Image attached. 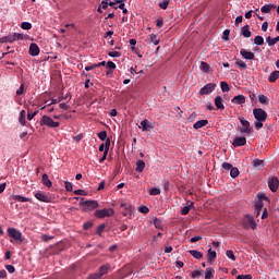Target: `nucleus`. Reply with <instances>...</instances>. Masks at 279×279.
<instances>
[{
	"mask_svg": "<svg viewBox=\"0 0 279 279\" xmlns=\"http://www.w3.org/2000/svg\"><path fill=\"white\" fill-rule=\"evenodd\" d=\"M254 118L256 119V122L254 123L255 130H260L263 128V123L267 121V111L260 108L253 109Z\"/></svg>",
	"mask_w": 279,
	"mask_h": 279,
	"instance_id": "nucleus-1",
	"label": "nucleus"
},
{
	"mask_svg": "<svg viewBox=\"0 0 279 279\" xmlns=\"http://www.w3.org/2000/svg\"><path fill=\"white\" fill-rule=\"evenodd\" d=\"M7 233L11 239L10 243H23V233L16 228H9Z\"/></svg>",
	"mask_w": 279,
	"mask_h": 279,
	"instance_id": "nucleus-2",
	"label": "nucleus"
},
{
	"mask_svg": "<svg viewBox=\"0 0 279 279\" xmlns=\"http://www.w3.org/2000/svg\"><path fill=\"white\" fill-rule=\"evenodd\" d=\"M81 210L83 213H92L95 208H99V202L97 201H84V198L80 202Z\"/></svg>",
	"mask_w": 279,
	"mask_h": 279,
	"instance_id": "nucleus-3",
	"label": "nucleus"
},
{
	"mask_svg": "<svg viewBox=\"0 0 279 279\" xmlns=\"http://www.w3.org/2000/svg\"><path fill=\"white\" fill-rule=\"evenodd\" d=\"M239 121L242 125V126H239V131L242 134V136H250V134H252V132H253V129H252V125L250 124V121L244 120L243 117H240Z\"/></svg>",
	"mask_w": 279,
	"mask_h": 279,
	"instance_id": "nucleus-4",
	"label": "nucleus"
},
{
	"mask_svg": "<svg viewBox=\"0 0 279 279\" xmlns=\"http://www.w3.org/2000/svg\"><path fill=\"white\" fill-rule=\"evenodd\" d=\"M40 125H46L47 128H60V122L53 121L49 116H43Z\"/></svg>",
	"mask_w": 279,
	"mask_h": 279,
	"instance_id": "nucleus-5",
	"label": "nucleus"
},
{
	"mask_svg": "<svg viewBox=\"0 0 279 279\" xmlns=\"http://www.w3.org/2000/svg\"><path fill=\"white\" fill-rule=\"evenodd\" d=\"M112 215H114L113 208H104L95 211V217L98 219H104V217H112Z\"/></svg>",
	"mask_w": 279,
	"mask_h": 279,
	"instance_id": "nucleus-6",
	"label": "nucleus"
},
{
	"mask_svg": "<svg viewBox=\"0 0 279 279\" xmlns=\"http://www.w3.org/2000/svg\"><path fill=\"white\" fill-rule=\"evenodd\" d=\"M16 40H23V34L14 33L13 35L0 38V43H16Z\"/></svg>",
	"mask_w": 279,
	"mask_h": 279,
	"instance_id": "nucleus-7",
	"label": "nucleus"
},
{
	"mask_svg": "<svg viewBox=\"0 0 279 279\" xmlns=\"http://www.w3.org/2000/svg\"><path fill=\"white\" fill-rule=\"evenodd\" d=\"M215 88H217V84L208 83L204 87L201 88L199 95H210V93H213V90H215Z\"/></svg>",
	"mask_w": 279,
	"mask_h": 279,
	"instance_id": "nucleus-8",
	"label": "nucleus"
},
{
	"mask_svg": "<svg viewBox=\"0 0 279 279\" xmlns=\"http://www.w3.org/2000/svg\"><path fill=\"white\" fill-rule=\"evenodd\" d=\"M35 197L38 202H44L45 204H49L51 202V196L47 195L45 192L35 193Z\"/></svg>",
	"mask_w": 279,
	"mask_h": 279,
	"instance_id": "nucleus-9",
	"label": "nucleus"
},
{
	"mask_svg": "<svg viewBox=\"0 0 279 279\" xmlns=\"http://www.w3.org/2000/svg\"><path fill=\"white\" fill-rule=\"evenodd\" d=\"M243 223L252 228V230H256V221H254V217L252 215H246L243 219Z\"/></svg>",
	"mask_w": 279,
	"mask_h": 279,
	"instance_id": "nucleus-10",
	"label": "nucleus"
},
{
	"mask_svg": "<svg viewBox=\"0 0 279 279\" xmlns=\"http://www.w3.org/2000/svg\"><path fill=\"white\" fill-rule=\"evenodd\" d=\"M156 125L153 122H149V120L144 119L141 121V126L143 132H150V130H154Z\"/></svg>",
	"mask_w": 279,
	"mask_h": 279,
	"instance_id": "nucleus-11",
	"label": "nucleus"
},
{
	"mask_svg": "<svg viewBox=\"0 0 279 279\" xmlns=\"http://www.w3.org/2000/svg\"><path fill=\"white\" fill-rule=\"evenodd\" d=\"M110 269V266L106 265V266H101L98 270L97 274L92 275L89 277V279H97V278H101V276H106V274H108V270Z\"/></svg>",
	"mask_w": 279,
	"mask_h": 279,
	"instance_id": "nucleus-12",
	"label": "nucleus"
},
{
	"mask_svg": "<svg viewBox=\"0 0 279 279\" xmlns=\"http://www.w3.org/2000/svg\"><path fill=\"white\" fill-rule=\"evenodd\" d=\"M268 186L270 189V191H272V193H276V191H278V186H279V181L278 178L272 177L268 180Z\"/></svg>",
	"mask_w": 279,
	"mask_h": 279,
	"instance_id": "nucleus-13",
	"label": "nucleus"
},
{
	"mask_svg": "<svg viewBox=\"0 0 279 279\" xmlns=\"http://www.w3.org/2000/svg\"><path fill=\"white\" fill-rule=\"evenodd\" d=\"M247 144V138H245V135L242 137H235L232 142L233 147H243V145Z\"/></svg>",
	"mask_w": 279,
	"mask_h": 279,
	"instance_id": "nucleus-14",
	"label": "nucleus"
},
{
	"mask_svg": "<svg viewBox=\"0 0 279 279\" xmlns=\"http://www.w3.org/2000/svg\"><path fill=\"white\" fill-rule=\"evenodd\" d=\"M240 56H242V58H244V60H254V58H256L254 52L246 50V49H241Z\"/></svg>",
	"mask_w": 279,
	"mask_h": 279,
	"instance_id": "nucleus-15",
	"label": "nucleus"
},
{
	"mask_svg": "<svg viewBox=\"0 0 279 279\" xmlns=\"http://www.w3.org/2000/svg\"><path fill=\"white\" fill-rule=\"evenodd\" d=\"M245 101H246V98L243 95L234 96L231 99V104H236V106H243V104H245Z\"/></svg>",
	"mask_w": 279,
	"mask_h": 279,
	"instance_id": "nucleus-16",
	"label": "nucleus"
},
{
	"mask_svg": "<svg viewBox=\"0 0 279 279\" xmlns=\"http://www.w3.org/2000/svg\"><path fill=\"white\" fill-rule=\"evenodd\" d=\"M41 183L44 184V186H47V189H51V186H53V183L51 182L47 173L43 174Z\"/></svg>",
	"mask_w": 279,
	"mask_h": 279,
	"instance_id": "nucleus-17",
	"label": "nucleus"
},
{
	"mask_svg": "<svg viewBox=\"0 0 279 279\" xmlns=\"http://www.w3.org/2000/svg\"><path fill=\"white\" fill-rule=\"evenodd\" d=\"M40 53V48L37 44H31L29 46V56L36 57Z\"/></svg>",
	"mask_w": 279,
	"mask_h": 279,
	"instance_id": "nucleus-18",
	"label": "nucleus"
},
{
	"mask_svg": "<svg viewBox=\"0 0 279 279\" xmlns=\"http://www.w3.org/2000/svg\"><path fill=\"white\" fill-rule=\"evenodd\" d=\"M215 106L218 110H225L226 106H223V98L221 96H217L215 98Z\"/></svg>",
	"mask_w": 279,
	"mask_h": 279,
	"instance_id": "nucleus-19",
	"label": "nucleus"
},
{
	"mask_svg": "<svg viewBox=\"0 0 279 279\" xmlns=\"http://www.w3.org/2000/svg\"><path fill=\"white\" fill-rule=\"evenodd\" d=\"M263 201H257L255 203V206H254V210H255V217H259L260 216V211L263 210Z\"/></svg>",
	"mask_w": 279,
	"mask_h": 279,
	"instance_id": "nucleus-20",
	"label": "nucleus"
},
{
	"mask_svg": "<svg viewBox=\"0 0 279 279\" xmlns=\"http://www.w3.org/2000/svg\"><path fill=\"white\" fill-rule=\"evenodd\" d=\"M11 199H13V202H20V203H25V202H31L32 203V198H27V197L22 196V195H12Z\"/></svg>",
	"mask_w": 279,
	"mask_h": 279,
	"instance_id": "nucleus-21",
	"label": "nucleus"
},
{
	"mask_svg": "<svg viewBox=\"0 0 279 279\" xmlns=\"http://www.w3.org/2000/svg\"><path fill=\"white\" fill-rule=\"evenodd\" d=\"M271 10H276V5L275 4H265L260 8V12L263 14H269L271 12Z\"/></svg>",
	"mask_w": 279,
	"mask_h": 279,
	"instance_id": "nucleus-22",
	"label": "nucleus"
},
{
	"mask_svg": "<svg viewBox=\"0 0 279 279\" xmlns=\"http://www.w3.org/2000/svg\"><path fill=\"white\" fill-rule=\"evenodd\" d=\"M208 124V120H198L193 124L194 130H202V128H206Z\"/></svg>",
	"mask_w": 279,
	"mask_h": 279,
	"instance_id": "nucleus-23",
	"label": "nucleus"
},
{
	"mask_svg": "<svg viewBox=\"0 0 279 279\" xmlns=\"http://www.w3.org/2000/svg\"><path fill=\"white\" fill-rule=\"evenodd\" d=\"M216 258H217V252L213 251V248H209L207 251V260H208V263H215Z\"/></svg>",
	"mask_w": 279,
	"mask_h": 279,
	"instance_id": "nucleus-24",
	"label": "nucleus"
},
{
	"mask_svg": "<svg viewBox=\"0 0 279 279\" xmlns=\"http://www.w3.org/2000/svg\"><path fill=\"white\" fill-rule=\"evenodd\" d=\"M189 253L191 254V256H193V258H196V260H202V258H204V253L199 251L191 250L189 251Z\"/></svg>",
	"mask_w": 279,
	"mask_h": 279,
	"instance_id": "nucleus-25",
	"label": "nucleus"
},
{
	"mask_svg": "<svg viewBox=\"0 0 279 279\" xmlns=\"http://www.w3.org/2000/svg\"><path fill=\"white\" fill-rule=\"evenodd\" d=\"M241 34L244 38H250L252 36V32L250 31V25H245L241 28Z\"/></svg>",
	"mask_w": 279,
	"mask_h": 279,
	"instance_id": "nucleus-26",
	"label": "nucleus"
},
{
	"mask_svg": "<svg viewBox=\"0 0 279 279\" xmlns=\"http://www.w3.org/2000/svg\"><path fill=\"white\" fill-rule=\"evenodd\" d=\"M278 78H279V71L276 70L271 72L270 75L268 76V82H270V84H274Z\"/></svg>",
	"mask_w": 279,
	"mask_h": 279,
	"instance_id": "nucleus-27",
	"label": "nucleus"
},
{
	"mask_svg": "<svg viewBox=\"0 0 279 279\" xmlns=\"http://www.w3.org/2000/svg\"><path fill=\"white\" fill-rule=\"evenodd\" d=\"M266 43L268 47H274L277 43H279V36L271 38V36L266 37Z\"/></svg>",
	"mask_w": 279,
	"mask_h": 279,
	"instance_id": "nucleus-28",
	"label": "nucleus"
},
{
	"mask_svg": "<svg viewBox=\"0 0 279 279\" xmlns=\"http://www.w3.org/2000/svg\"><path fill=\"white\" fill-rule=\"evenodd\" d=\"M135 171H137L138 173H143V171H145V161L137 160Z\"/></svg>",
	"mask_w": 279,
	"mask_h": 279,
	"instance_id": "nucleus-29",
	"label": "nucleus"
},
{
	"mask_svg": "<svg viewBox=\"0 0 279 279\" xmlns=\"http://www.w3.org/2000/svg\"><path fill=\"white\" fill-rule=\"evenodd\" d=\"M235 64H236V66H239V69H242L243 71H245V69H247V64L245 63V61H243L241 59H235Z\"/></svg>",
	"mask_w": 279,
	"mask_h": 279,
	"instance_id": "nucleus-30",
	"label": "nucleus"
},
{
	"mask_svg": "<svg viewBox=\"0 0 279 279\" xmlns=\"http://www.w3.org/2000/svg\"><path fill=\"white\" fill-rule=\"evenodd\" d=\"M214 274H215V269L214 268H207L205 271V279H213L214 278Z\"/></svg>",
	"mask_w": 279,
	"mask_h": 279,
	"instance_id": "nucleus-31",
	"label": "nucleus"
},
{
	"mask_svg": "<svg viewBox=\"0 0 279 279\" xmlns=\"http://www.w3.org/2000/svg\"><path fill=\"white\" fill-rule=\"evenodd\" d=\"M149 43H153V45H160V39L156 34H150L149 35Z\"/></svg>",
	"mask_w": 279,
	"mask_h": 279,
	"instance_id": "nucleus-32",
	"label": "nucleus"
},
{
	"mask_svg": "<svg viewBox=\"0 0 279 279\" xmlns=\"http://www.w3.org/2000/svg\"><path fill=\"white\" fill-rule=\"evenodd\" d=\"M253 167H255V169H260V167H265V161L260 159H254Z\"/></svg>",
	"mask_w": 279,
	"mask_h": 279,
	"instance_id": "nucleus-33",
	"label": "nucleus"
},
{
	"mask_svg": "<svg viewBox=\"0 0 279 279\" xmlns=\"http://www.w3.org/2000/svg\"><path fill=\"white\" fill-rule=\"evenodd\" d=\"M25 117H26V112H25V110H22L20 112L19 123H21V125H23V126H25V124H26Z\"/></svg>",
	"mask_w": 279,
	"mask_h": 279,
	"instance_id": "nucleus-34",
	"label": "nucleus"
},
{
	"mask_svg": "<svg viewBox=\"0 0 279 279\" xmlns=\"http://www.w3.org/2000/svg\"><path fill=\"white\" fill-rule=\"evenodd\" d=\"M254 45H257V46L265 45V39L263 38V36L260 35L255 36Z\"/></svg>",
	"mask_w": 279,
	"mask_h": 279,
	"instance_id": "nucleus-35",
	"label": "nucleus"
},
{
	"mask_svg": "<svg viewBox=\"0 0 279 279\" xmlns=\"http://www.w3.org/2000/svg\"><path fill=\"white\" fill-rule=\"evenodd\" d=\"M258 101L259 104L267 105L269 104V98L263 94L258 95Z\"/></svg>",
	"mask_w": 279,
	"mask_h": 279,
	"instance_id": "nucleus-36",
	"label": "nucleus"
},
{
	"mask_svg": "<svg viewBox=\"0 0 279 279\" xmlns=\"http://www.w3.org/2000/svg\"><path fill=\"white\" fill-rule=\"evenodd\" d=\"M201 71H203L204 73H208V71H210V65L206 62H201Z\"/></svg>",
	"mask_w": 279,
	"mask_h": 279,
	"instance_id": "nucleus-37",
	"label": "nucleus"
},
{
	"mask_svg": "<svg viewBox=\"0 0 279 279\" xmlns=\"http://www.w3.org/2000/svg\"><path fill=\"white\" fill-rule=\"evenodd\" d=\"M220 88H221L222 93L230 92V85L227 82H221L220 83Z\"/></svg>",
	"mask_w": 279,
	"mask_h": 279,
	"instance_id": "nucleus-38",
	"label": "nucleus"
},
{
	"mask_svg": "<svg viewBox=\"0 0 279 279\" xmlns=\"http://www.w3.org/2000/svg\"><path fill=\"white\" fill-rule=\"evenodd\" d=\"M191 206H193V204L182 207L181 215H189V213H191Z\"/></svg>",
	"mask_w": 279,
	"mask_h": 279,
	"instance_id": "nucleus-39",
	"label": "nucleus"
},
{
	"mask_svg": "<svg viewBox=\"0 0 279 279\" xmlns=\"http://www.w3.org/2000/svg\"><path fill=\"white\" fill-rule=\"evenodd\" d=\"M226 256L230 258V260H236V256H234V252L232 250H228L226 252Z\"/></svg>",
	"mask_w": 279,
	"mask_h": 279,
	"instance_id": "nucleus-40",
	"label": "nucleus"
},
{
	"mask_svg": "<svg viewBox=\"0 0 279 279\" xmlns=\"http://www.w3.org/2000/svg\"><path fill=\"white\" fill-rule=\"evenodd\" d=\"M239 168H231V170H230V175H231V178H239Z\"/></svg>",
	"mask_w": 279,
	"mask_h": 279,
	"instance_id": "nucleus-41",
	"label": "nucleus"
},
{
	"mask_svg": "<svg viewBox=\"0 0 279 279\" xmlns=\"http://www.w3.org/2000/svg\"><path fill=\"white\" fill-rule=\"evenodd\" d=\"M116 3H117V5L119 3V5L114 7V10H119V9L123 10V8H125V2L123 0H116Z\"/></svg>",
	"mask_w": 279,
	"mask_h": 279,
	"instance_id": "nucleus-42",
	"label": "nucleus"
},
{
	"mask_svg": "<svg viewBox=\"0 0 279 279\" xmlns=\"http://www.w3.org/2000/svg\"><path fill=\"white\" fill-rule=\"evenodd\" d=\"M169 2L170 0H163L162 2H159V8L161 10H167V8H169Z\"/></svg>",
	"mask_w": 279,
	"mask_h": 279,
	"instance_id": "nucleus-43",
	"label": "nucleus"
},
{
	"mask_svg": "<svg viewBox=\"0 0 279 279\" xmlns=\"http://www.w3.org/2000/svg\"><path fill=\"white\" fill-rule=\"evenodd\" d=\"M138 211L142 213L143 215H147L149 213V207L143 205L138 207Z\"/></svg>",
	"mask_w": 279,
	"mask_h": 279,
	"instance_id": "nucleus-44",
	"label": "nucleus"
},
{
	"mask_svg": "<svg viewBox=\"0 0 279 279\" xmlns=\"http://www.w3.org/2000/svg\"><path fill=\"white\" fill-rule=\"evenodd\" d=\"M108 56L110 58H121V52H119V51H110V52H108Z\"/></svg>",
	"mask_w": 279,
	"mask_h": 279,
	"instance_id": "nucleus-45",
	"label": "nucleus"
},
{
	"mask_svg": "<svg viewBox=\"0 0 279 279\" xmlns=\"http://www.w3.org/2000/svg\"><path fill=\"white\" fill-rule=\"evenodd\" d=\"M64 186H65V191H69V192L73 191V183L72 182L65 181Z\"/></svg>",
	"mask_w": 279,
	"mask_h": 279,
	"instance_id": "nucleus-46",
	"label": "nucleus"
},
{
	"mask_svg": "<svg viewBox=\"0 0 279 279\" xmlns=\"http://www.w3.org/2000/svg\"><path fill=\"white\" fill-rule=\"evenodd\" d=\"M98 138H100V141H106V138H108V133L106 131L98 133Z\"/></svg>",
	"mask_w": 279,
	"mask_h": 279,
	"instance_id": "nucleus-47",
	"label": "nucleus"
},
{
	"mask_svg": "<svg viewBox=\"0 0 279 279\" xmlns=\"http://www.w3.org/2000/svg\"><path fill=\"white\" fill-rule=\"evenodd\" d=\"M22 29H32V23L29 22H23L21 24Z\"/></svg>",
	"mask_w": 279,
	"mask_h": 279,
	"instance_id": "nucleus-48",
	"label": "nucleus"
},
{
	"mask_svg": "<svg viewBox=\"0 0 279 279\" xmlns=\"http://www.w3.org/2000/svg\"><path fill=\"white\" fill-rule=\"evenodd\" d=\"M230 38V29H225L222 33V40H228Z\"/></svg>",
	"mask_w": 279,
	"mask_h": 279,
	"instance_id": "nucleus-49",
	"label": "nucleus"
},
{
	"mask_svg": "<svg viewBox=\"0 0 279 279\" xmlns=\"http://www.w3.org/2000/svg\"><path fill=\"white\" fill-rule=\"evenodd\" d=\"M149 195H160V190L158 187H153L149 191Z\"/></svg>",
	"mask_w": 279,
	"mask_h": 279,
	"instance_id": "nucleus-50",
	"label": "nucleus"
},
{
	"mask_svg": "<svg viewBox=\"0 0 279 279\" xmlns=\"http://www.w3.org/2000/svg\"><path fill=\"white\" fill-rule=\"evenodd\" d=\"M36 114H38V111H34V112L28 111V113H27V120H28V121H32V119H34V117H36Z\"/></svg>",
	"mask_w": 279,
	"mask_h": 279,
	"instance_id": "nucleus-51",
	"label": "nucleus"
},
{
	"mask_svg": "<svg viewBox=\"0 0 279 279\" xmlns=\"http://www.w3.org/2000/svg\"><path fill=\"white\" fill-rule=\"evenodd\" d=\"M108 5H109V0H102L100 3V8H102V10H108Z\"/></svg>",
	"mask_w": 279,
	"mask_h": 279,
	"instance_id": "nucleus-52",
	"label": "nucleus"
},
{
	"mask_svg": "<svg viewBox=\"0 0 279 279\" xmlns=\"http://www.w3.org/2000/svg\"><path fill=\"white\" fill-rule=\"evenodd\" d=\"M51 239H53V236L51 235H48V234L41 235V241H44L45 243H47V241H51Z\"/></svg>",
	"mask_w": 279,
	"mask_h": 279,
	"instance_id": "nucleus-53",
	"label": "nucleus"
},
{
	"mask_svg": "<svg viewBox=\"0 0 279 279\" xmlns=\"http://www.w3.org/2000/svg\"><path fill=\"white\" fill-rule=\"evenodd\" d=\"M232 163L223 162L222 163V169H226L227 171H231L232 169Z\"/></svg>",
	"mask_w": 279,
	"mask_h": 279,
	"instance_id": "nucleus-54",
	"label": "nucleus"
},
{
	"mask_svg": "<svg viewBox=\"0 0 279 279\" xmlns=\"http://www.w3.org/2000/svg\"><path fill=\"white\" fill-rule=\"evenodd\" d=\"M197 241H202V235H196L190 239V243H197Z\"/></svg>",
	"mask_w": 279,
	"mask_h": 279,
	"instance_id": "nucleus-55",
	"label": "nucleus"
},
{
	"mask_svg": "<svg viewBox=\"0 0 279 279\" xmlns=\"http://www.w3.org/2000/svg\"><path fill=\"white\" fill-rule=\"evenodd\" d=\"M5 269H7V271H9V274H14V271H16V269L12 265H7Z\"/></svg>",
	"mask_w": 279,
	"mask_h": 279,
	"instance_id": "nucleus-56",
	"label": "nucleus"
},
{
	"mask_svg": "<svg viewBox=\"0 0 279 279\" xmlns=\"http://www.w3.org/2000/svg\"><path fill=\"white\" fill-rule=\"evenodd\" d=\"M107 68L112 69L114 71V69H117V64H114V62H112V61H108L107 62Z\"/></svg>",
	"mask_w": 279,
	"mask_h": 279,
	"instance_id": "nucleus-57",
	"label": "nucleus"
},
{
	"mask_svg": "<svg viewBox=\"0 0 279 279\" xmlns=\"http://www.w3.org/2000/svg\"><path fill=\"white\" fill-rule=\"evenodd\" d=\"M24 90H25V85H21L20 86V88L16 90V95L19 96V95H23V93H24Z\"/></svg>",
	"mask_w": 279,
	"mask_h": 279,
	"instance_id": "nucleus-58",
	"label": "nucleus"
},
{
	"mask_svg": "<svg viewBox=\"0 0 279 279\" xmlns=\"http://www.w3.org/2000/svg\"><path fill=\"white\" fill-rule=\"evenodd\" d=\"M84 138L83 134H78L76 136L73 137V141H75L76 143H80V141H82Z\"/></svg>",
	"mask_w": 279,
	"mask_h": 279,
	"instance_id": "nucleus-59",
	"label": "nucleus"
},
{
	"mask_svg": "<svg viewBox=\"0 0 279 279\" xmlns=\"http://www.w3.org/2000/svg\"><path fill=\"white\" fill-rule=\"evenodd\" d=\"M236 279H252V275H239Z\"/></svg>",
	"mask_w": 279,
	"mask_h": 279,
	"instance_id": "nucleus-60",
	"label": "nucleus"
},
{
	"mask_svg": "<svg viewBox=\"0 0 279 279\" xmlns=\"http://www.w3.org/2000/svg\"><path fill=\"white\" fill-rule=\"evenodd\" d=\"M269 217V213L267 211V208L263 209L262 219H267Z\"/></svg>",
	"mask_w": 279,
	"mask_h": 279,
	"instance_id": "nucleus-61",
	"label": "nucleus"
},
{
	"mask_svg": "<svg viewBox=\"0 0 279 279\" xmlns=\"http://www.w3.org/2000/svg\"><path fill=\"white\" fill-rule=\"evenodd\" d=\"M93 69H97V63L85 66V71H93Z\"/></svg>",
	"mask_w": 279,
	"mask_h": 279,
	"instance_id": "nucleus-62",
	"label": "nucleus"
},
{
	"mask_svg": "<svg viewBox=\"0 0 279 279\" xmlns=\"http://www.w3.org/2000/svg\"><path fill=\"white\" fill-rule=\"evenodd\" d=\"M74 195H86V191L84 190H75Z\"/></svg>",
	"mask_w": 279,
	"mask_h": 279,
	"instance_id": "nucleus-63",
	"label": "nucleus"
},
{
	"mask_svg": "<svg viewBox=\"0 0 279 279\" xmlns=\"http://www.w3.org/2000/svg\"><path fill=\"white\" fill-rule=\"evenodd\" d=\"M198 276H202V270H195L192 272V278H198Z\"/></svg>",
	"mask_w": 279,
	"mask_h": 279,
	"instance_id": "nucleus-64",
	"label": "nucleus"
}]
</instances>
